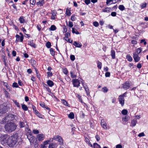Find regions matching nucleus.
Segmentation results:
<instances>
[{
  "mask_svg": "<svg viewBox=\"0 0 148 148\" xmlns=\"http://www.w3.org/2000/svg\"><path fill=\"white\" fill-rule=\"evenodd\" d=\"M20 137L17 133H15L9 137L6 141L7 144L10 147H13L17 142H18Z\"/></svg>",
  "mask_w": 148,
  "mask_h": 148,
  "instance_id": "1",
  "label": "nucleus"
},
{
  "mask_svg": "<svg viewBox=\"0 0 148 148\" xmlns=\"http://www.w3.org/2000/svg\"><path fill=\"white\" fill-rule=\"evenodd\" d=\"M16 125L14 123L10 122L6 123L5 126V130L8 132H11L16 129Z\"/></svg>",
  "mask_w": 148,
  "mask_h": 148,
  "instance_id": "2",
  "label": "nucleus"
},
{
  "mask_svg": "<svg viewBox=\"0 0 148 148\" xmlns=\"http://www.w3.org/2000/svg\"><path fill=\"white\" fill-rule=\"evenodd\" d=\"M11 106L10 104L4 103L0 106V113L3 114L9 110Z\"/></svg>",
  "mask_w": 148,
  "mask_h": 148,
  "instance_id": "3",
  "label": "nucleus"
},
{
  "mask_svg": "<svg viewBox=\"0 0 148 148\" xmlns=\"http://www.w3.org/2000/svg\"><path fill=\"white\" fill-rule=\"evenodd\" d=\"M8 135L6 134L2 135L0 137L1 143L3 145L5 146L6 145L7 143L6 139L7 138Z\"/></svg>",
  "mask_w": 148,
  "mask_h": 148,
  "instance_id": "4",
  "label": "nucleus"
},
{
  "mask_svg": "<svg viewBox=\"0 0 148 148\" xmlns=\"http://www.w3.org/2000/svg\"><path fill=\"white\" fill-rule=\"evenodd\" d=\"M6 119L8 121H12L13 120H16L17 118V116L14 114H9L6 116Z\"/></svg>",
  "mask_w": 148,
  "mask_h": 148,
  "instance_id": "5",
  "label": "nucleus"
},
{
  "mask_svg": "<svg viewBox=\"0 0 148 148\" xmlns=\"http://www.w3.org/2000/svg\"><path fill=\"white\" fill-rule=\"evenodd\" d=\"M74 87H78L80 84L79 81L77 79H73L72 80Z\"/></svg>",
  "mask_w": 148,
  "mask_h": 148,
  "instance_id": "6",
  "label": "nucleus"
},
{
  "mask_svg": "<svg viewBox=\"0 0 148 148\" xmlns=\"http://www.w3.org/2000/svg\"><path fill=\"white\" fill-rule=\"evenodd\" d=\"M27 138L31 143H32L34 142L35 137L33 136L31 134H29L27 135Z\"/></svg>",
  "mask_w": 148,
  "mask_h": 148,
  "instance_id": "7",
  "label": "nucleus"
},
{
  "mask_svg": "<svg viewBox=\"0 0 148 148\" xmlns=\"http://www.w3.org/2000/svg\"><path fill=\"white\" fill-rule=\"evenodd\" d=\"M119 101V103L123 106H124L125 102L124 98L122 96H119L118 98Z\"/></svg>",
  "mask_w": 148,
  "mask_h": 148,
  "instance_id": "8",
  "label": "nucleus"
},
{
  "mask_svg": "<svg viewBox=\"0 0 148 148\" xmlns=\"http://www.w3.org/2000/svg\"><path fill=\"white\" fill-rule=\"evenodd\" d=\"M45 138V136L43 134H38L37 136V139L39 141H42L44 140Z\"/></svg>",
  "mask_w": 148,
  "mask_h": 148,
  "instance_id": "9",
  "label": "nucleus"
},
{
  "mask_svg": "<svg viewBox=\"0 0 148 148\" xmlns=\"http://www.w3.org/2000/svg\"><path fill=\"white\" fill-rule=\"evenodd\" d=\"M101 125L102 127L105 130H107L108 128L107 126V124L104 120H101Z\"/></svg>",
  "mask_w": 148,
  "mask_h": 148,
  "instance_id": "10",
  "label": "nucleus"
},
{
  "mask_svg": "<svg viewBox=\"0 0 148 148\" xmlns=\"http://www.w3.org/2000/svg\"><path fill=\"white\" fill-rule=\"evenodd\" d=\"M130 84L129 83L126 82L123 84L122 87L124 89H125L127 90L130 87Z\"/></svg>",
  "mask_w": 148,
  "mask_h": 148,
  "instance_id": "11",
  "label": "nucleus"
},
{
  "mask_svg": "<svg viewBox=\"0 0 148 148\" xmlns=\"http://www.w3.org/2000/svg\"><path fill=\"white\" fill-rule=\"evenodd\" d=\"M27 44L34 48H36V44L34 43L33 40L28 41Z\"/></svg>",
  "mask_w": 148,
  "mask_h": 148,
  "instance_id": "12",
  "label": "nucleus"
},
{
  "mask_svg": "<svg viewBox=\"0 0 148 148\" xmlns=\"http://www.w3.org/2000/svg\"><path fill=\"white\" fill-rule=\"evenodd\" d=\"M16 41H17V42H18L20 40V41L21 42L23 41V35H22V36H20L16 34Z\"/></svg>",
  "mask_w": 148,
  "mask_h": 148,
  "instance_id": "13",
  "label": "nucleus"
},
{
  "mask_svg": "<svg viewBox=\"0 0 148 148\" xmlns=\"http://www.w3.org/2000/svg\"><path fill=\"white\" fill-rule=\"evenodd\" d=\"M133 58L136 62H138L140 60V57L138 56V55L136 54H133Z\"/></svg>",
  "mask_w": 148,
  "mask_h": 148,
  "instance_id": "14",
  "label": "nucleus"
},
{
  "mask_svg": "<svg viewBox=\"0 0 148 148\" xmlns=\"http://www.w3.org/2000/svg\"><path fill=\"white\" fill-rule=\"evenodd\" d=\"M49 142V140H47L44 142L43 144L41 145L40 148H46L47 147L46 145L48 144V143Z\"/></svg>",
  "mask_w": 148,
  "mask_h": 148,
  "instance_id": "15",
  "label": "nucleus"
},
{
  "mask_svg": "<svg viewBox=\"0 0 148 148\" xmlns=\"http://www.w3.org/2000/svg\"><path fill=\"white\" fill-rule=\"evenodd\" d=\"M56 138H57L56 140H58L59 142L60 143L61 145H63V140L62 137L59 136H57Z\"/></svg>",
  "mask_w": 148,
  "mask_h": 148,
  "instance_id": "16",
  "label": "nucleus"
},
{
  "mask_svg": "<svg viewBox=\"0 0 148 148\" xmlns=\"http://www.w3.org/2000/svg\"><path fill=\"white\" fill-rule=\"evenodd\" d=\"M73 45L76 47L79 48H80L82 46L81 43H78L76 41H74Z\"/></svg>",
  "mask_w": 148,
  "mask_h": 148,
  "instance_id": "17",
  "label": "nucleus"
},
{
  "mask_svg": "<svg viewBox=\"0 0 148 148\" xmlns=\"http://www.w3.org/2000/svg\"><path fill=\"white\" fill-rule=\"evenodd\" d=\"M142 48L141 47L139 48H138L137 49L135 53H134V54H137L138 55V54L142 51Z\"/></svg>",
  "mask_w": 148,
  "mask_h": 148,
  "instance_id": "18",
  "label": "nucleus"
},
{
  "mask_svg": "<svg viewBox=\"0 0 148 148\" xmlns=\"http://www.w3.org/2000/svg\"><path fill=\"white\" fill-rule=\"evenodd\" d=\"M57 146V144L56 143L50 144L49 146V148H54Z\"/></svg>",
  "mask_w": 148,
  "mask_h": 148,
  "instance_id": "19",
  "label": "nucleus"
},
{
  "mask_svg": "<svg viewBox=\"0 0 148 148\" xmlns=\"http://www.w3.org/2000/svg\"><path fill=\"white\" fill-rule=\"evenodd\" d=\"M111 56L112 59H114L115 58V52L112 49L111 51Z\"/></svg>",
  "mask_w": 148,
  "mask_h": 148,
  "instance_id": "20",
  "label": "nucleus"
},
{
  "mask_svg": "<svg viewBox=\"0 0 148 148\" xmlns=\"http://www.w3.org/2000/svg\"><path fill=\"white\" fill-rule=\"evenodd\" d=\"M47 83L48 86L50 87H52L54 85L53 82L50 80L47 81Z\"/></svg>",
  "mask_w": 148,
  "mask_h": 148,
  "instance_id": "21",
  "label": "nucleus"
},
{
  "mask_svg": "<svg viewBox=\"0 0 148 148\" xmlns=\"http://www.w3.org/2000/svg\"><path fill=\"white\" fill-rule=\"evenodd\" d=\"M83 86L84 88L85 89V91L87 94H89V90L87 86L86 85H84V84H83Z\"/></svg>",
  "mask_w": 148,
  "mask_h": 148,
  "instance_id": "22",
  "label": "nucleus"
},
{
  "mask_svg": "<svg viewBox=\"0 0 148 148\" xmlns=\"http://www.w3.org/2000/svg\"><path fill=\"white\" fill-rule=\"evenodd\" d=\"M19 21L21 23H24L25 22V20L24 18V17L23 16H21L19 18Z\"/></svg>",
  "mask_w": 148,
  "mask_h": 148,
  "instance_id": "23",
  "label": "nucleus"
},
{
  "mask_svg": "<svg viewBox=\"0 0 148 148\" xmlns=\"http://www.w3.org/2000/svg\"><path fill=\"white\" fill-rule=\"evenodd\" d=\"M111 10L110 8L108 7H107L105 9H103L102 10V11L104 12H110Z\"/></svg>",
  "mask_w": 148,
  "mask_h": 148,
  "instance_id": "24",
  "label": "nucleus"
},
{
  "mask_svg": "<svg viewBox=\"0 0 148 148\" xmlns=\"http://www.w3.org/2000/svg\"><path fill=\"white\" fill-rule=\"evenodd\" d=\"M126 58L127 60L130 62L132 61L133 60L132 57L130 55H127Z\"/></svg>",
  "mask_w": 148,
  "mask_h": 148,
  "instance_id": "25",
  "label": "nucleus"
},
{
  "mask_svg": "<svg viewBox=\"0 0 148 148\" xmlns=\"http://www.w3.org/2000/svg\"><path fill=\"white\" fill-rule=\"evenodd\" d=\"M56 28L55 25H52L49 28V30L51 31H54L56 29Z\"/></svg>",
  "mask_w": 148,
  "mask_h": 148,
  "instance_id": "26",
  "label": "nucleus"
},
{
  "mask_svg": "<svg viewBox=\"0 0 148 148\" xmlns=\"http://www.w3.org/2000/svg\"><path fill=\"white\" fill-rule=\"evenodd\" d=\"M70 10L69 9L67 8L66 9V15L68 16H70L71 14L70 12Z\"/></svg>",
  "mask_w": 148,
  "mask_h": 148,
  "instance_id": "27",
  "label": "nucleus"
},
{
  "mask_svg": "<svg viewBox=\"0 0 148 148\" xmlns=\"http://www.w3.org/2000/svg\"><path fill=\"white\" fill-rule=\"evenodd\" d=\"M137 122V121L135 119L131 121V124L132 126H134Z\"/></svg>",
  "mask_w": 148,
  "mask_h": 148,
  "instance_id": "28",
  "label": "nucleus"
},
{
  "mask_svg": "<svg viewBox=\"0 0 148 148\" xmlns=\"http://www.w3.org/2000/svg\"><path fill=\"white\" fill-rule=\"evenodd\" d=\"M74 114L73 112H71L68 115V117L71 119H73L74 118Z\"/></svg>",
  "mask_w": 148,
  "mask_h": 148,
  "instance_id": "29",
  "label": "nucleus"
},
{
  "mask_svg": "<svg viewBox=\"0 0 148 148\" xmlns=\"http://www.w3.org/2000/svg\"><path fill=\"white\" fill-rule=\"evenodd\" d=\"M22 109L25 111H27L28 109L27 107L25 104H22Z\"/></svg>",
  "mask_w": 148,
  "mask_h": 148,
  "instance_id": "30",
  "label": "nucleus"
},
{
  "mask_svg": "<svg viewBox=\"0 0 148 148\" xmlns=\"http://www.w3.org/2000/svg\"><path fill=\"white\" fill-rule=\"evenodd\" d=\"M62 102L63 104L66 106H68L69 104L68 102L64 99H62Z\"/></svg>",
  "mask_w": 148,
  "mask_h": 148,
  "instance_id": "31",
  "label": "nucleus"
},
{
  "mask_svg": "<svg viewBox=\"0 0 148 148\" xmlns=\"http://www.w3.org/2000/svg\"><path fill=\"white\" fill-rule=\"evenodd\" d=\"M97 67L99 69H101L102 66L101 63L99 61H97Z\"/></svg>",
  "mask_w": 148,
  "mask_h": 148,
  "instance_id": "32",
  "label": "nucleus"
},
{
  "mask_svg": "<svg viewBox=\"0 0 148 148\" xmlns=\"http://www.w3.org/2000/svg\"><path fill=\"white\" fill-rule=\"evenodd\" d=\"M50 53L52 56H53L55 55V51L53 48H51L50 49Z\"/></svg>",
  "mask_w": 148,
  "mask_h": 148,
  "instance_id": "33",
  "label": "nucleus"
},
{
  "mask_svg": "<svg viewBox=\"0 0 148 148\" xmlns=\"http://www.w3.org/2000/svg\"><path fill=\"white\" fill-rule=\"evenodd\" d=\"M94 148H101L100 146L97 143H94L93 144Z\"/></svg>",
  "mask_w": 148,
  "mask_h": 148,
  "instance_id": "34",
  "label": "nucleus"
},
{
  "mask_svg": "<svg viewBox=\"0 0 148 148\" xmlns=\"http://www.w3.org/2000/svg\"><path fill=\"white\" fill-rule=\"evenodd\" d=\"M70 74L71 77L72 78H75L76 77V75H75L71 71L70 72Z\"/></svg>",
  "mask_w": 148,
  "mask_h": 148,
  "instance_id": "35",
  "label": "nucleus"
},
{
  "mask_svg": "<svg viewBox=\"0 0 148 148\" xmlns=\"http://www.w3.org/2000/svg\"><path fill=\"white\" fill-rule=\"evenodd\" d=\"M46 46L48 48H49L51 46V43L50 42H48L46 43Z\"/></svg>",
  "mask_w": 148,
  "mask_h": 148,
  "instance_id": "36",
  "label": "nucleus"
},
{
  "mask_svg": "<svg viewBox=\"0 0 148 148\" xmlns=\"http://www.w3.org/2000/svg\"><path fill=\"white\" fill-rule=\"evenodd\" d=\"M102 91L104 93H106L108 91V89L106 87H104L102 88Z\"/></svg>",
  "mask_w": 148,
  "mask_h": 148,
  "instance_id": "37",
  "label": "nucleus"
},
{
  "mask_svg": "<svg viewBox=\"0 0 148 148\" xmlns=\"http://www.w3.org/2000/svg\"><path fill=\"white\" fill-rule=\"evenodd\" d=\"M121 113L122 114L125 115L127 114V111L126 110L124 109L122 110Z\"/></svg>",
  "mask_w": 148,
  "mask_h": 148,
  "instance_id": "38",
  "label": "nucleus"
},
{
  "mask_svg": "<svg viewBox=\"0 0 148 148\" xmlns=\"http://www.w3.org/2000/svg\"><path fill=\"white\" fill-rule=\"evenodd\" d=\"M19 124L21 127H23L25 126V123L24 122L21 121L20 122Z\"/></svg>",
  "mask_w": 148,
  "mask_h": 148,
  "instance_id": "39",
  "label": "nucleus"
},
{
  "mask_svg": "<svg viewBox=\"0 0 148 148\" xmlns=\"http://www.w3.org/2000/svg\"><path fill=\"white\" fill-rule=\"evenodd\" d=\"M119 8L120 10L122 11L124 10L125 9V7L123 5H120L119 6Z\"/></svg>",
  "mask_w": 148,
  "mask_h": 148,
  "instance_id": "40",
  "label": "nucleus"
},
{
  "mask_svg": "<svg viewBox=\"0 0 148 148\" xmlns=\"http://www.w3.org/2000/svg\"><path fill=\"white\" fill-rule=\"evenodd\" d=\"M77 98H78V99L79 100V101H80L81 103H82V99L81 96H80L79 94H77Z\"/></svg>",
  "mask_w": 148,
  "mask_h": 148,
  "instance_id": "41",
  "label": "nucleus"
},
{
  "mask_svg": "<svg viewBox=\"0 0 148 148\" xmlns=\"http://www.w3.org/2000/svg\"><path fill=\"white\" fill-rule=\"evenodd\" d=\"M6 116L4 118H3L2 119V122L3 123H5L6 122H8V120H7V119H6Z\"/></svg>",
  "mask_w": 148,
  "mask_h": 148,
  "instance_id": "42",
  "label": "nucleus"
},
{
  "mask_svg": "<svg viewBox=\"0 0 148 148\" xmlns=\"http://www.w3.org/2000/svg\"><path fill=\"white\" fill-rule=\"evenodd\" d=\"M63 72L64 74L66 75L68 73V71L66 68H64L63 69Z\"/></svg>",
  "mask_w": 148,
  "mask_h": 148,
  "instance_id": "43",
  "label": "nucleus"
},
{
  "mask_svg": "<svg viewBox=\"0 0 148 148\" xmlns=\"http://www.w3.org/2000/svg\"><path fill=\"white\" fill-rule=\"evenodd\" d=\"M76 18L75 17V15L74 14H73L71 17V20L73 21H75L76 19Z\"/></svg>",
  "mask_w": 148,
  "mask_h": 148,
  "instance_id": "44",
  "label": "nucleus"
},
{
  "mask_svg": "<svg viewBox=\"0 0 148 148\" xmlns=\"http://www.w3.org/2000/svg\"><path fill=\"white\" fill-rule=\"evenodd\" d=\"M146 5L147 4L145 3H142L140 5L141 8H144L146 7Z\"/></svg>",
  "mask_w": 148,
  "mask_h": 148,
  "instance_id": "45",
  "label": "nucleus"
},
{
  "mask_svg": "<svg viewBox=\"0 0 148 148\" xmlns=\"http://www.w3.org/2000/svg\"><path fill=\"white\" fill-rule=\"evenodd\" d=\"M12 86L13 87L17 88L18 87V86L17 83L14 82Z\"/></svg>",
  "mask_w": 148,
  "mask_h": 148,
  "instance_id": "46",
  "label": "nucleus"
},
{
  "mask_svg": "<svg viewBox=\"0 0 148 148\" xmlns=\"http://www.w3.org/2000/svg\"><path fill=\"white\" fill-rule=\"evenodd\" d=\"M30 3L32 5H34L36 3V1L35 0H30Z\"/></svg>",
  "mask_w": 148,
  "mask_h": 148,
  "instance_id": "47",
  "label": "nucleus"
},
{
  "mask_svg": "<svg viewBox=\"0 0 148 148\" xmlns=\"http://www.w3.org/2000/svg\"><path fill=\"white\" fill-rule=\"evenodd\" d=\"M93 24L94 26L96 27H98L99 25L98 23L96 21L94 22L93 23Z\"/></svg>",
  "mask_w": 148,
  "mask_h": 148,
  "instance_id": "48",
  "label": "nucleus"
},
{
  "mask_svg": "<svg viewBox=\"0 0 148 148\" xmlns=\"http://www.w3.org/2000/svg\"><path fill=\"white\" fill-rule=\"evenodd\" d=\"M143 42L144 43V44L145 45L147 44V42L145 41V40L144 39H142L140 40V43H142Z\"/></svg>",
  "mask_w": 148,
  "mask_h": 148,
  "instance_id": "49",
  "label": "nucleus"
},
{
  "mask_svg": "<svg viewBox=\"0 0 148 148\" xmlns=\"http://www.w3.org/2000/svg\"><path fill=\"white\" fill-rule=\"evenodd\" d=\"M70 59L72 61H73L75 59V57L74 55H71L70 56Z\"/></svg>",
  "mask_w": 148,
  "mask_h": 148,
  "instance_id": "50",
  "label": "nucleus"
},
{
  "mask_svg": "<svg viewBox=\"0 0 148 148\" xmlns=\"http://www.w3.org/2000/svg\"><path fill=\"white\" fill-rule=\"evenodd\" d=\"M69 26L70 27H72L73 26V23L69 21Z\"/></svg>",
  "mask_w": 148,
  "mask_h": 148,
  "instance_id": "51",
  "label": "nucleus"
},
{
  "mask_svg": "<svg viewBox=\"0 0 148 148\" xmlns=\"http://www.w3.org/2000/svg\"><path fill=\"white\" fill-rule=\"evenodd\" d=\"M145 136V134L143 132H142L141 133H140L138 135V137H141L142 136Z\"/></svg>",
  "mask_w": 148,
  "mask_h": 148,
  "instance_id": "52",
  "label": "nucleus"
},
{
  "mask_svg": "<svg viewBox=\"0 0 148 148\" xmlns=\"http://www.w3.org/2000/svg\"><path fill=\"white\" fill-rule=\"evenodd\" d=\"M14 102L18 107L19 108L20 107V106L19 104V103L16 100L14 101Z\"/></svg>",
  "mask_w": 148,
  "mask_h": 148,
  "instance_id": "53",
  "label": "nucleus"
},
{
  "mask_svg": "<svg viewBox=\"0 0 148 148\" xmlns=\"http://www.w3.org/2000/svg\"><path fill=\"white\" fill-rule=\"evenodd\" d=\"M57 14L56 12L54 10L52 11L51 12L52 15L53 16H56Z\"/></svg>",
  "mask_w": 148,
  "mask_h": 148,
  "instance_id": "54",
  "label": "nucleus"
},
{
  "mask_svg": "<svg viewBox=\"0 0 148 148\" xmlns=\"http://www.w3.org/2000/svg\"><path fill=\"white\" fill-rule=\"evenodd\" d=\"M116 12H112L111 14V15L113 16H116Z\"/></svg>",
  "mask_w": 148,
  "mask_h": 148,
  "instance_id": "55",
  "label": "nucleus"
},
{
  "mask_svg": "<svg viewBox=\"0 0 148 148\" xmlns=\"http://www.w3.org/2000/svg\"><path fill=\"white\" fill-rule=\"evenodd\" d=\"M47 76L49 77H51L52 75V73L51 72H49L47 73Z\"/></svg>",
  "mask_w": 148,
  "mask_h": 148,
  "instance_id": "56",
  "label": "nucleus"
},
{
  "mask_svg": "<svg viewBox=\"0 0 148 148\" xmlns=\"http://www.w3.org/2000/svg\"><path fill=\"white\" fill-rule=\"evenodd\" d=\"M70 34L69 33H66L65 34V38H67L69 36H70Z\"/></svg>",
  "mask_w": 148,
  "mask_h": 148,
  "instance_id": "57",
  "label": "nucleus"
},
{
  "mask_svg": "<svg viewBox=\"0 0 148 148\" xmlns=\"http://www.w3.org/2000/svg\"><path fill=\"white\" fill-rule=\"evenodd\" d=\"M33 132L35 134H38L39 133L38 130H33Z\"/></svg>",
  "mask_w": 148,
  "mask_h": 148,
  "instance_id": "58",
  "label": "nucleus"
},
{
  "mask_svg": "<svg viewBox=\"0 0 148 148\" xmlns=\"http://www.w3.org/2000/svg\"><path fill=\"white\" fill-rule=\"evenodd\" d=\"M110 76V73L109 72H107L105 73L106 77H109Z\"/></svg>",
  "mask_w": 148,
  "mask_h": 148,
  "instance_id": "59",
  "label": "nucleus"
},
{
  "mask_svg": "<svg viewBox=\"0 0 148 148\" xmlns=\"http://www.w3.org/2000/svg\"><path fill=\"white\" fill-rule=\"evenodd\" d=\"M85 3L87 5H88L90 3V0H85Z\"/></svg>",
  "mask_w": 148,
  "mask_h": 148,
  "instance_id": "60",
  "label": "nucleus"
},
{
  "mask_svg": "<svg viewBox=\"0 0 148 148\" xmlns=\"http://www.w3.org/2000/svg\"><path fill=\"white\" fill-rule=\"evenodd\" d=\"M96 138L97 141H99L100 139V137L98 135H96L95 136Z\"/></svg>",
  "mask_w": 148,
  "mask_h": 148,
  "instance_id": "61",
  "label": "nucleus"
},
{
  "mask_svg": "<svg viewBox=\"0 0 148 148\" xmlns=\"http://www.w3.org/2000/svg\"><path fill=\"white\" fill-rule=\"evenodd\" d=\"M40 2L41 3L40 6H42L44 3V0H40Z\"/></svg>",
  "mask_w": 148,
  "mask_h": 148,
  "instance_id": "62",
  "label": "nucleus"
},
{
  "mask_svg": "<svg viewBox=\"0 0 148 148\" xmlns=\"http://www.w3.org/2000/svg\"><path fill=\"white\" fill-rule=\"evenodd\" d=\"M37 28L39 31H40L41 29V27L40 25H38L37 26Z\"/></svg>",
  "mask_w": 148,
  "mask_h": 148,
  "instance_id": "63",
  "label": "nucleus"
},
{
  "mask_svg": "<svg viewBox=\"0 0 148 148\" xmlns=\"http://www.w3.org/2000/svg\"><path fill=\"white\" fill-rule=\"evenodd\" d=\"M122 146L120 144H118L116 146V148H122Z\"/></svg>",
  "mask_w": 148,
  "mask_h": 148,
  "instance_id": "64",
  "label": "nucleus"
}]
</instances>
